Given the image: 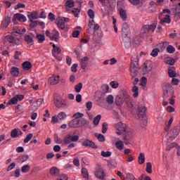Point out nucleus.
<instances>
[{"label":"nucleus","mask_w":180,"mask_h":180,"mask_svg":"<svg viewBox=\"0 0 180 180\" xmlns=\"http://www.w3.org/2000/svg\"><path fill=\"white\" fill-rule=\"evenodd\" d=\"M115 127L117 131H116V134L117 136H121L122 134L124 144L128 146L131 143V140H133V133L131 132V129L130 128H127L126 124L122 122H118L115 124Z\"/></svg>","instance_id":"f257e3e1"},{"label":"nucleus","mask_w":180,"mask_h":180,"mask_svg":"<svg viewBox=\"0 0 180 180\" xmlns=\"http://www.w3.org/2000/svg\"><path fill=\"white\" fill-rule=\"evenodd\" d=\"M162 89L164 91L163 106H167V105H168L167 99L169 98H174V87H172L171 84L165 83L162 85Z\"/></svg>","instance_id":"f03ea898"},{"label":"nucleus","mask_w":180,"mask_h":180,"mask_svg":"<svg viewBox=\"0 0 180 180\" xmlns=\"http://www.w3.org/2000/svg\"><path fill=\"white\" fill-rule=\"evenodd\" d=\"M171 11L168 8L163 10L162 13H160L159 15V18L160 19L161 23H171Z\"/></svg>","instance_id":"7ed1b4c3"},{"label":"nucleus","mask_w":180,"mask_h":180,"mask_svg":"<svg viewBox=\"0 0 180 180\" xmlns=\"http://www.w3.org/2000/svg\"><path fill=\"white\" fill-rule=\"evenodd\" d=\"M70 22V18H64V17H59L56 18V25L58 29L60 30H64L67 27V23Z\"/></svg>","instance_id":"20e7f679"},{"label":"nucleus","mask_w":180,"mask_h":180,"mask_svg":"<svg viewBox=\"0 0 180 180\" xmlns=\"http://www.w3.org/2000/svg\"><path fill=\"white\" fill-rule=\"evenodd\" d=\"M146 110H147V109L144 106L139 108V113L136 117L137 119L140 120V121L142 122L144 126L147 125V118H146Z\"/></svg>","instance_id":"39448f33"},{"label":"nucleus","mask_w":180,"mask_h":180,"mask_svg":"<svg viewBox=\"0 0 180 180\" xmlns=\"http://www.w3.org/2000/svg\"><path fill=\"white\" fill-rule=\"evenodd\" d=\"M155 29H157V22H153L151 25H146L141 28V33L143 34H148L150 31L154 32Z\"/></svg>","instance_id":"423d86ee"},{"label":"nucleus","mask_w":180,"mask_h":180,"mask_svg":"<svg viewBox=\"0 0 180 180\" xmlns=\"http://www.w3.org/2000/svg\"><path fill=\"white\" fill-rule=\"evenodd\" d=\"M45 34L49 37L51 40H55V41H57L60 37V32H58V31L56 30H53L51 32H50L49 30H46Z\"/></svg>","instance_id":"0eeeda50"},{"label":"nucleus","mask_w":180,"mask_h":180,"mask_svg":"<svg viewBox=\"0 0 180 180\" xmlns=\"http://www.w3.org/2000/svg\"><path fill=\"white\" fill-rule=\"evenodd\" d=\"M4 44L8 43V44H17L19 45V39L13 37L12 35H6L4 37Z\"/></svg>","instance_id":"6e6552de"},{"label":"nucleus","mask_w":180,"mask_h":180,"mask_svg":"<svg viewBox=\"0 0 180 180\" xmlns=\"http://www.w3.org/2000/svg\"><path fill=\"white\" fill-rule=\"evenodd\" d=\"M79 140V136L78 135L72 136L71 134H68L64 139V143L65 144H70L71 142L77 143Z\"/></svg>","instance_id":"1a4fd4ad"},{"label":"nucleus","mask_w":180,"mask_h":180,"mask_svg":"<svg viewBox=\"0 0 180 180\" xmlns=\"http://www.w3.org/2000/svg\"><path fill=\"white\" fill-rule=\"evenodd\" d=\"M151 70H153V64H151V61H149V60L145 61L143 65V74H148V72H150Z\"/></svg>","instance_id":"9d476101"},{"label":"nucleus","mask_w":180,"mask_h":180,"mask_svg":"<svg viewBox=\"0 0 180 180\" xmlns=\"http://www.w3.org/2000/svg\"><path fill=\"white\" fill-rule=\"evenodd\" d=\"M13 20V22H16V20H18V22H25L27 20V18H26V16L25 15L18 13L14 14Z\"/></svg>","instance_id":"9b49d317"},{"label":"nucleus","mask_w":180,"mask_h":180,"mask_svg":"<svg viewBox=\"0 0 180 180\" xmlns=\"http://www.w3.org/2000/svg\"><path fill=\"white\" fill-rule=\"evenodd\" d=\"M82 146L83 147H89V148H94V149L98 148L97 145H96L94 141L89 139H86L85 141H84L83 143H82Z\"/></svg>","instance_id":"f8f14e48"},{"label":"nucleus","mask_w":180,"mask_h":180,"mask_svg":"<svg viewBox=\"0 0 180 180\" xmlns=\"http://www.w3.org/2000/svg\"><path fill=\"white\" fill-rule=\"evenodd\" d=\"M137 64L138 63H136V62H131L130 72L133 78L139 74V71L137 70Z\"/></svg>","instance_id":"ddd939ff"},{"label":"nucleus","mask_w":180,"mask_h":180,"mask_svg":"<svg viewBox=\"0 0 180 180\" xmlns=\"http://www.w3.org/2000/svg\"><path fill=\"white\" fill-rule=\"evenodd\" d=\"M179 133H180V127L179 126L174 127L173 129L171 131V136H169L170 139H172V140H174V139H176Z\"/></svg>","instance_id":"4468645a"},{"label":"nucleus","mask_w":180,"mask_h":180,"mask_svg":"<svg viewBox=\"0 0 180 180\" xmlns=\"http://www.w3.org/2000/svg\"><path fill=\"white\" fill-rule=\"evenodd\" d=\"M23 134V132H22V130L20 129L17 128L14 129L11 132V139H18L19 136H22Z\"/></svg>","instance_id":"2eb2a0df"},{"label":"nucleus","mask_w":180,"mask_h":180,"mask_svg":"<svg viewBox=\"0 0 180 180\" xmlns=\"http://www.w3.org/2000/svg\"><path fill=\"white\" fill-rule=\"evenodd\" d=\"M95 176H96V178H98V179L103 180L105 179V176H106V174L105 173V171H103L102 168H100L95 172Z\"/></svg>","instance_id":"dca6fc26"},{"label":"nucleus","mask_w":180,"mask_h":180,"mask_svg":"<svg viewBox=\"0 0 180 180\" xmlns=\"http://www.w3.org/2000/svg\"><path fill=\"white\" fill-rule=\"evenodd\" d=\"M48 82L50 85H57L60 82V76L53 75L49 77Z\"/></svg>","instance_id":"f3484780"},{"label":"nucleus","mask_w":180,"mask_h":180,"mask_svg":"<svg viewBox=\"0 0 180 180\" xmlns=\"http://www.w3.org/2000/svg\"><path fill=\"white\" fill-rule=\"evenodd\" d=\"M69 127L71 129H77L79 127V120L73 119L68 123Z\"/></svg>","instance_id":"a211bd4d"},{"label":"nucleus","mask_w":180,"mask_h":180,"mask_svg":"<svg viewBox=\"0 0 180 180\" xmlns=\"http://www.w3.org/2000/svg\"><path fill=\"white\" fill-rule=\"evenodd\" d=\"M89 60V58H88V56H84L81 59L80 65H81L82 70H85V68H86V67H88V60Z\"/></svg>","instance_id":"6ab92c4d"},{"label":"nucleus","mask_w":180,"mask_h":180,"mask_svg":"<svg viewBox=\"0 0 180 180\" xmlns=\"http://www.w3.org/2000/svg\"><path fill=\"white\" fill-rule=\"evenodd\" d=\"M174 20L177 22V20H179L180 19V3L174 11Z\"/></svg>","instance_id":"aec40b11"},{"label":"nucleus","mask_w":180,"mask_h":180,"mask_svg":"<svg viewBox=\"0 0 180 180\" xmlns=\"http://www.w3.org/2000/svg\"><path fill=\"white\" fill-rule=\"evenodd\" d=\"M55 105L56 108H64L65 106V101H61L60 97L55 98Z\"/></svg>","instance_id":"412c9836"},{"label":"nucleus","mask_w":180,"mask_h":180,"mask_svg":"<svg viewBox=\"0 0 180 180\" xmlns=\"http://www.w3.org/2000/svg\"><path fill=\"white\" fill-rule=\"evenodd\" d=\"M115 147L117 150H119L120 151H122V150H124V142L121 140H118L115 143Z\"/></svg>","instance_id":"4be33fe9"},{"label":"nucleus","mask_w":180,"mask_h":180,"mask_svg":"<svg viewBox=\"0 0 180 180\" xmlns=\"http://www.w3.org/2000/svg\"><path fill=\"white\" fill-rule=\"evenodd\" d=\"M60 53H61V49L59 46H56V44H53L52 56H53V57H57V54H60Z\"/></svg>","instance_id":"5701e85b"},{"label":"nucleus","mask_w":180,"mask_h":180,"mask_svg":"<svg viewBox=\"0 0 180 180\" xmlns=\"http://www.w3.org/2000/svg\"><path fill=\"white\" fill-rule=\"evenodd\" d=\"M27 18L30 22H32V20L39 19V13L37 11L32 12L27 15Z\"/></svg>","instance_id":"b1692460"},{"label":"nucleus","mask_w":180,"mask_h":180,"mask_svg":"<svg viewBox=\"0 0 180 180\" xmlns=\"http://www.w3.org/2000/svg\"><path fill=\"white\" fill-rule=\"evenodd\" d=\"M10 72L13 77L17 78V77H19V68L13 66L10 70Z\"/></svg>","instance_id":"393cba45"},{"label":"nucleus","mask_w":180,"mask_h":180,"mask_svg":"<svg viewBox=\"0 0 180 180\" xmlns=\"http://www.w3.org/2000/svg\"><path fill=\"white\" fill-rule=\"evenodd\" d=\"M50 174L52 176H58L60 175V169L56 167H53L50 169Z\"/></svg>","instance_id":"a878e982"},{"label":"nucleus","mask_w":180,"mask_h":180,"mask_svg":"<svg viewBox=\"0 0 180 180\" xmlns=\"http://www.w3.org/2000/svg\"><path fill=\"white\" fill-rule=\"evenodd\" d=\"M124 102V98L122 96H118L115 98V105H117V106H122Z\"/></svg>","instance_id":"bb28decb"},{"label":"nucleus","mask_w":180,"mask_h":180,"mask_svg":"<svg viewBox=\"0 0 180 180\" xmlns=\"http://www.w3.org/2000/svg\"><path fill=\"white\" fill-rule=\"evenodd\" d=\"M122 39L124 43H130V37H129V33L124 32L122 30Z\"/></svg>","instance_id":"cd10ccee"},{"label":"nucleus","mask_w":180,"mask_h":180,"mask_svg":"<svg viewBox=\"0 0 180 180\" xmlns=\"http://www.w3.org/2000/svg\"><path fill=\"white\" fill-rule=\"evenodd\" d=\"M22 68L25 71H29L32 68V63L29 61H25L22 63Z\"/></svg>","instance_id":"c85d7f7f"},{"label":"nucleus","mask_w":180,"mask_h":180,"mask_svg":"<svg viewBox=\"0 0 180 180\" xmlns=\"http://www.w3.org/2000/svg\"><path fill=\"white\" fill-rule=\"evenodd\" d=\"M57 116L59 122H63V120L67 119V114L65 112H59Z\"/></svg>","instance_id":"c756f323"},{"label":"nucleus","mask_w":180,"mask_h":180,"mask_svg":"<svg viewBox=\"0 0 180 180\" xmlns=\"http://www.w3.org/2000/svg\"><path fill=\"white\" fill-rule=\"evenodd\" d=\"M144 162H146V156L144 155V153H141L139 156V164L143 165Z\"/></svg>","instance_id":"7c9ffc66"},{"label":"nucleus","mask_w":180,"mask_h":180,"mask_svg":"<svg viewBox=\"0 0 180 180\" xmlns=\"http://www.w3.org/2000/svg\"><path fill=\"white\" fill-rule=\"evenodd\" d=\"M120 18L121 19H122V20H127V14L126 13V11L123 9H121L120 11Z\"/></svg>","instance_id":"2f4dec72"},{"label":"nucleus","mask_w":180,"mask_h":180,"mask_svg":"<svg viewBox=\"0 0 180 180\" xmlns=\"http://www.w3.org/2000/svg\"><path fill=\"white\" fill-rule=\"evenodd\" d=\"M107 103L110 105H113V103H115V97H113V96L112 95H108L107 97Z\"/></svg>","instance_id":"473e14b6"},{"label":"nucleus","mask_w":180,"mask_h":180,"mask_svg":"<svg viewBox=\"0 0 180 180\" xmlns=\"http://www.w3.org/2000/svg\"><path fill=\"white\" fill-rule=\"evenodd\" d=\"M37 39H38V43H44L46 40V37L43 34H37Z\"/></svg>","instance_id":"72a5a7b5"},{"label":"nucleus","mask_w":180,"mask_h":180,"mask_svg":"<svg viewBox=\"0 0 180 180\" xmlns=\"http://www.w3.org/2000/svg\"><path fill=\"white\" fill-rule=\"evenodd\" d=\"M146 172L153 174V165H151V162L146 163Z\"/></svg>","instance_id":"f704fd0d"},{"label":"nucleus","mask_w":180,"mask_h":180,"mask_svg":"<svg viewBox=\"0 0 180 180\" xmlns=\"http://www.w3.org/2000/svg\"><path fill=\"white\" fill-rule=\"evenodd\" d=\"M178 143H172L166 147V151H171L172 148H176Z\"/></svg>","instance_id":"c9c22d12"},{"label":"nucleus","mask_w":180,"mask_h":180,"mask_svg":"<svg viewBox=\"0 0 180 180\" xmlns=\"http://www.w3.org/2000/svg\"><path fill=\"white\" fill-rule=\"evenodd\" d=\"M101 119H102V116L101 115H98L96 117H94L93 121L94 124H95V126H98V124H99V122H101Z\"/></svg>","instance_id":"e433bc0d"},{"label":"nucleus","mask_w":180,"mask_h":180,"mask_svg":"<svg viewBox=\"0 0 180 180\" xmlns=\"http://www.w3.org/2000/svg\"><path fill=\"white\" fill-rule=\"evenodd\" d=\"M132 92L134 98H137V96H139V87L137 86H134L132 88Z\"/></svg>","instance_id":"4c0bfd02"},{"label":"nucleus","mask_w":180,"mask_h":180,"mask_svg":"<svg viewBox=\"0 0 180 180\" xmlns=\"http://www.w3.org/2000/svg\"><path fill=\"white\" fill-rule=\"evenodd\" d=\"M21 171L24 174L29 172L30 171V166L29 165H25L24 166L22 167Z\"/></svg>","instance_id":"58836bf2"},{"label":"nucleus","mask_w":180,"mask_h":180,"mask_svg":"<svg viewBox=\"0 0 180 180\" xmlns=\"http://www.w3.org/2000/svg\"><path fill=\"white\" fill-rule=\"evenodd\" d=\"M166 64L174 65L175 64V60L171 57H167L166 59Z\"/></svg>","instance_id":"ea45409f"},{"label":"nucleus","mask_w":180,"mask_h":180,"mask_svg":"<svg viewBox=\"0 0 180 180\" xmlns=\"http://www.w3.org/2000/svg\"><path fill=\"white\" fill-rule=\"evenodd\" d=\"M18 98L16 96L13 97L11 99H10L8 102V105H16L18 103Z\"/></svg>","instance_id":"a19ab883"},{"label":"nucleus","mask_w":180,"mask_h":180,"mask_svg":"<svg viewBox=\"0 0 180 180\" xmlns=\"http://www.w3.org/2000/svg\"><path fill=\"white\" fill-rule=\"evenodd\" d=\"M25 41H27L28 44H33V42H34L33 38H32L30 35H25Z\"/></svg>","instance_id":"79ce46f5"},{"label":"nucleus","mask_w":180,"mask_h":180,"mask_svg":"<svg viewBox=\"0 0 180 180\" xmlns=\"http://www.w3.org/2000/svg\"><path fill=\"white\" fill-rule=\"evenodd\" d=\"M82 83H79L77 84L75 86V92H77V94H79V92H81V90L82 89Z\"/></svg>","instance_id":"37998d69"},{"label":"nucleus","mask_w":180,"mask_h":180,"mask_svg":"<svg viewBox=\"0 0 180 180\" xmlns=\"http://www.w3.org/2000/svg\"><path fill=\"white\" fill-rule=\"evenodd\" d=\"M167 51L169 53V54H174V53H175V48L172 45H169L167 47Z\"/></svg>","instance_id":"c03bdc74"},{"label":"nucleus","mask_w":180,"mask_h":180,"mask_svg":"<svg viewBox=\"0 0 180 180\" xmlns=\"http://www.w3.org/2000/svg\"><path fill=\"white\" fill-rule=\"evenodd\" d=\"M54 141L56 144H61L63 143V140L58 137V134H54Z\"/></svg>","instance_id":"a18cd8bd"},{"label":"nucleus","mask_w":180,"mask_h":180,"mask_svg":"<svg viewBox=\"0 0 180 180\" xmlns=\"http://www.w3.org/2000/svg\"><path fill=\"white\" fill-rule=\"evenodd\" d=\"M168 75L170 78H175V77H176V72H175L172 69H169Z\"/></svg>","instance_id":"49530a36"},{"label":"nucleus","mask_w":180,"mask_h":180,"mask_svg":"<svg viewBox=\"0 0 180 180\" xmlns=\"http://www.w3.org/2000/svg\"><path fill=\"white\" fill-rule=\"evenodd\" d=\"M96 137H97L98 141H101V143H103L105 141V136L102 135V134H96Z\"/></svg>","instance_id":"de8ad7c7"},{"label":"nucleus","mask_w":180,"mask_h":180,"mask_svg":"<svg viewBox=\"0 0 180 180\" xmlns=\"http://www.w3.org/2000/svg\"><path fill=\"white\" fill-rule=\"evenodd\" d=\"M72 12L73 15H75V18H78V16L79 15V13L81 12V9L75 8L72 9Z\"/></svg>","instance_id":"09e8293b"},{"label":"nucleus","mask_w":180,"mask_h":180,"mask_svg":"<svg viewBox=\"0 0 180 180\" xmlns=\"http://www.w3.org/2000/svg\"><path fill=\"white\" fill-rule=\"evenodd\" d=\"M33 139V134H29L27 135L26 138L24 139V143L26 144Z\"/></svg>","instance_id":"8fccbe9b"},{"label":"nucleus","mask_w":180,"mask_h":180,"mask_svg":"<svg viewBox=\"0 0 180 180\" xmlns=\"http://www.w3.org/2000/svg\"><path fill=\"white\" fill-rule=\"evenodd\" d=\"M131 62L136 63V64L139 63V56L136 53L132 55Z\"/></svg>","instance_id":"3c124183"},{"label":"nucleus","mask_w":180,"mask_h":180,"mask_svg":"<svg viewBox=\"0 0 180 180\" xmlns=\"http://www.w3.org/2000/svg\"><path fill=\"white\" fill-rule=\"evenodd\" d=\"M110 155H112V152L110 151H101V156L104 157L105 158H108V157H110Z\"/></svg>","instance_id":"603ef678"},{"label":"nucleus","mask_w":180,"mask_h":180,"mask_svg":"<svg viewBox=\"0 0 180 180\" xmlns=\"http://www.w3.org/2000/svg\"><path fill=\"white\" fill-rule=\"evenodd\" d=\"M94 26H95V20H94V19L89 20V30H94Z\"/></svg>","instance_id":"864d4df0"},{"label":"nucleus","mask_w":180,"mask_h":180,"mask_svg":"<svg viewBox=\"0 0 180 180\" xmlns=\"http://www.w3.org/2000/svg\"><path fill=\"white\" fill-rule=\"evenodd\" d=\"M131 5H134V6H137L140 4L141 2V0H128Z\"/></svg>","instance_id":"5fc2aeb1"},{"label":"nucleus","mask_w":180,"mask_h":180,"mask_svg":"<svg viewBox=\"0 0 180 180\" xmlns=\"http://www.w3.org/2000/svg\"><path fill=\"white\" fill-rule=\"evenodd\" d=\"M88 15H89L90 19H95V11H94V10L89 9Z\"/></svg>","instance_id":"6e6d98bb"},{"label":"nucleus","mask_w":180,"mask_h":180,"mask_svg":"<svg viewBox=\"0 0 180 180\" xmlns=\"http://www.w3.org/2000/svg\"><path fill=\"white\" fill-rule=\"evenodd\" d=\"M160 51V50L157 48H155L154 49H153L150 56H152V57H157L158 56V52Z\"/></svg>","instance_id":"4d7b16f0"},{"label":"nucleus","mask_w":180,"mask_h":180,"mask_svg":"<svg viewBox=\"0 0 180 180\" xmlns=\"http://www.w3.org/2000/svg\"><path fill=\"white\" fill-rule=\"evenodd\" d=\"M82 174L84 176V178L88 179L89 178V175L88 174V170L85 168L82 169Z\"/></svg>","instance_id":"13d9d810"},{"label":"nucleus","mask_w":180,"mask_h":180,"mask_svg":"<svg viewBox=\"0 0 180 180\" xmlns=\"http://www.w3.org/2000/svg\"><path fill=\"white\" fill-rule=\"evenodd\" d=\"M108 131V122H103L102 125V133L105 134Z\"/></svg>","instance_id":"bf43d9fd"},{"label":"nucleus","mask_w":180,"mask_h":180,"mask_svg":"<svg viewBox=\"0 0 180 180\" xmlns=\"http://www.w3.org/2000/svg\"><path fill=\"white\" fill-rule=\"evenodd\" d=\"M73 117H75V119L79 120L81 117H84V113L76 112L73 115Z\"/></svg>","instance_id":"052dcab7"},{"label":"nucleus","mask_w":180,"mask_h":180,"mask_svg":"<svg viewBox=\"0 0 180 180\" xmlns=\"http://www.w3.org/2000/svg\"><path fill=\"white\" fill-rule=\"evenodd\" d=\"M26 8V5L23 4H17L15 7H14V9L15 11H18V9H23Z\"/></svg>","instance_id":"680f3d73"},{"label":"nucleus","mask_w":180,"mask_h":180,"mask_svg":"<svg viewBox=\"0 0 180 180\" xmlns=\"http://www.w3.org/2000/svg\"><path fill=\"white\" fill-rule=\"evenodd\" d=\"M110 85L112 88H113L114 89H116V88L119 87V83H117V82H115L112 81L110 83Z\"/></svg>","instance_id":"e2e57ef3"},{"label":"nucleus","mask_w":180,"mask_h":180,"mask_svg":"<svg viewBox=\"0 0 180 180\" xmlns=\"http://www.w3.org/2000/svg\"><path fill=\"white\" fill-rule=\"evenodd\" d=\"M65 5H66V6H68V8H74V1L68 0L66 2Z\"/></svg>","instance_id":"0e129e2a"},{"label":"nucleus","mask_w":180,"mask_h":180,"mask_svg":"<svg viewBox=\"0 0 180 180\" xmlns=\"http://www.w3.org/2000/svg\"><path fill=\"white\" fill-rule=\"evenodd\" d=\"M48 18L51 22H54L56 20V15L53 13H49Z\"/></svg>","instance_id":"69168bd1"},{"label":"nucleus","mask_w":180,"mask_h":180,"mask_svg":"<svg viewBox=\"0 0 180 180\" xmlns=\"http://www.w3.org/2000/svg\"><path fill=\"white\" fill-rule=\"evenodd\" d=\"M179 79L173 77L172 79V85H179Z\"/></svg>","instance_id":"338daca9"},{"label":"nucleus","mask_w":180,"mask_h":180,"mask_svg":"<svg viewBox=\"0 0 180 180\" xmlns=\"http://www.w3.org/2000/svg\"><path fill=\"white\" fill-rule=\"evenodd\" d=\"M58 180H68V176L65 174H62L58 178Z\"/></svg>","instance_id":"774afa93"}]
</instances>
